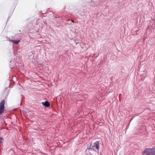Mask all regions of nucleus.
<instances>
[{
	"instance_id": "obj_1",
	"label": "nucleus",
	"mask_w": 155,
	"mask_h": 155,
	"mask_svg": "<svg viewBox=\"0 0 155 155\" xmlns=\"http://www.w3.org/2000/svg\"><path fill=\"white\" fill-rule=\"evenodd\" d=\"M91 146V148L94 149V150L95 149H97L98 151H99L100 147L99 143L98 141L96 142L93 145L91 143L90 144Z\"/></svg>"
},
{
	"instance_id": "obj_2",
	"label": "nucleus",
	"mask_w": 155,
	"mask_h": 155,
	"mask_svg": "<svg viewBox=\"0 0 155 155\" xmlns=\"http://www.w3.org/2000/svg\"><path fill=\"white\" fill-rule=\"evenodd\" d=\"M5 100H3L0 104V114H1L4 110V105L5 103Z\"/></svg>"
},
{
	"instance_id": "obj_3",
	"label": "nucleus",
	"mask_w": 155,
	"mask_h": 155,
	"mask_svg": "<svg viewBox=\"0 0 155 155\" xmlns=\"http://www.w3.org/2000/svg\"><path fill=\"white\" fill-rule=\"evenodd\" d=\"M143 155H151L150 149H147L145 150L143 152Z\"/></svg>"
},
{
	"instance_id": "obj_4",
	"label": "nucleus",
	"mask_w": 155,
	"mask_h": 155,
	"mask_svg": "<svg viewBox=\"0 0 155 155\" xmlns=\"http://www.w3.org/2000/svg\"><path fill=\"white\" fill-rule=\"evenodd\" d=\"M42 104L44 106L46 107H48L50 105L49 103L47 101H45V102H42Z\"/></svg>"
},
{
	"instance_id": "obj_5",
	"label": "nucleus",
	"mask_w": 155,
	"mask_h": 155,
	"mask_svg": "<svg viewBox=\"0 0 155 155\" xmlns=\"http://www.w3.org/2000/svg\"><path fill=\"white\" fill-rule=\"evenodd\" d=\"M9 41H12L13 43L15 44H18L20 42V40H15L12 39L11 40L10 39H9Z\"/></svg>"
},
{
	"instance_id": "obj_6",
	"label": "nucleus",
	"mask_w": 155,
	"mask_h": 155,
	"mask_svg": "<svg viewBox=\"0 0 155 155\" xmlns=\"http://www.w3.org/2000/svg\"><path fill=\"white\" fill-rule=\"evenodd\" d=\"M151 155H155V149H150Z\"/></svg>"
},
{
	"instance_id": "obj_7",
	"label": "nucleus",
	"mask_w": 155,
	"mask_h": 155,
	"mask_svg": "<svg viewBox=\"0 0 155 155\" xmlns=\"http://www.w3.org/2000/svg\"><path fill=\"white\" fill-rule=\"evenodd\" d=\"M3 138L2 137H0V143H1L2 142L3 140Z\"/></svg>"
},
{
	"instance_id": "obj_8",
	"label": "nucleus",
	"mask_w": 155,
	"mask_h": 155,
	"mask_svg": "<svg viewBox=\"0 0 155 155\" xmlns=\"http://www.w3.org/2000/svg\"><path fill=\"white\" fill-rule=\"evenodd\" d=\"M71 21L72 22H73V23H74V20H71Z\"/></svg>"
}]
</instances>
